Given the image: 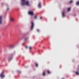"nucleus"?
<instances>
[{"label": "nucleus", "instance_id": "f257e3e1", "mask_svg": "<svg viewBox=\"0 0 79 79\" xmlns=\"http://www.w3.org/2000/svg\"><path fill=\"white\" fill-rule=\"evenodd\" d=\"M21 5H27V6H29V5H30V3H29V1H28L22 0Z\"/></svg>", "mask_w": 79, "mask_h": 79}, {"label": "nucleus", "instance_id": "f03ea898", "mask_svg": "<svg viewBox=\"0 0 79 79\" xmlns=\"http://www.w3.org/2000/svg\"><path fill=\"white\" fill-rule=\"evenodd\" d=\"M28 15H31V16H34V13L32 11H30L28 12Z\"/></svg>", "mask_w": 79, "mask_h": 79}, {"label": "nucleus", "instance_id": "7ed1b4c3", "mask_svg": "<svg viewBox=\"0 0 79 79\" xmlns=\"http://www.w3.org/2000/svg\"><path fill=\"white\" fill-rule=\"evenodd\" d=\"M4 72H2L0 75V77H1V78H4L5 77V75H4Z\"/></svg>", "mask_w": 79, "mask_h": 79}, {"label": "nucleus", "instance_id": "20e7f679", "mask_svg": "<svg viewBox=\"0 0 79 79\" xmlns=\"http://www.w3.org/2000/svg\"><path fill=\"white\" fill-rule=\"evenodd\" d=\"M3 21V16L2 15H0V25L1 24Z\"/></svg>", "mask_w": 79, "mask_h": 79}, {"label": "nucleus", "instance_id": "39448f33", "mask_svg": "<svg viewBox=\"0 0 79 79\" xmlns=\"http://www.w3.org/2000/svg\"><path fill=\"white\" fill-rule=\"evenodd\" d=\"M31 29L32 30L33 29V28H34V24L33 22H31Z\"/></svg>", "mask_w": 79, "mask_h": 79}, {"label": "nucleus", "instance_id": "423d86ee", "mask_svg": "<svg viewBox=\"0 0 79 79\" xmlns=\"http://www.w3.org/2000/svg\"><path fill=\"white\" fill-rule=\"evenodd\" d=\"M63 17H65V16L66 15V14L65 13V11H63L62 12V14Z\"/></svg>", "mask_w": 79, "mask_h": 79}, {"label": "nucleus", "instance_id": "0eeeda50", "mask_svg": "<svg viewBox=\"0 0 79 79\" xmlns=\"http://www.w3.org/2000/svg\"><path fill=\"white\" fill-rule=\"evenodd\" d=\"M10 21H12V22H13L15 20L14 19V18L13 17H10Z\"/></svg>", "mask_w": 79, "mask_h": 79}, {"label": "nucleus", "instance_id": "6e6552de", "mask_svg": "<svg viewBox=\"0 0 79 79\" xmlns=\"http://www.w3.org/2000/svg\"><path fill=\"white\" fill-rule=\"evenodd\" d=\"M9 10H10V7H9V6L7 7L6 8V11H8Z\"/></svg>", "mask_w": 79, "mask_h": 79}, {"label": "nucleus", "instance_id": "1a4fd4ad", "mask_svg": "<svg viewBox=\"0 0 79 79\" xmlns=\"http://www.w3.org/2000/svg\"><path fill=\"white\" fill-rule=\"evenodd\" d=\"M71 11V8L69 7L67 8V11L69 12Z\"/></svg>", "mask_w": 79, "mask_h": 79}, {"label": "nucleus", "instance_id": "9d476101", "mask_svg": "<svg viewBox=\"0 0 79 79\" xmlns=\"http://www.w3.org/2000/svg\"><path fill=\"white\" fill-rule=\"evenodd\" d=\"M38 7L39 8H41V3H40L38 5Z\"/></svg>", "mask_w": 79, "mask_h": 79}, {"label": "nucleus", "instance_id": "9b49d317", "mask_svg": "<svg viewBox=\"0 0 79 79\" xmlns=\"http://www.w3.org/2000/svg\"><path fill=\"white\" fill-rule=\"evenodd\" d=\"M76 4L78 6H79V1H77V2H76Z\"/></svg>", "mask_w": 79, "mask_h": 79}, {"label": "nucleus", "instance_id": "f8f14e48", "mask_svg": "<svg viewBox=\"0 0 79 79\" xmlns=\"http://www.w3.org/2000/svg\"><path fill=\"white\" fill-rule=\"evenodd\" d=\"M35 66L36 67H38V66H39V64H38L36 63L35 64Z\"/></svg>", "mask_w": 79, "mask_h": 79}, {"label": "nucleus", "instance_id": "ddd939ff", "mask_svg": "<svg viewBox=\"0 0 79 79\" xmlns=\"http://www.w3.org/2000/svg\"><path fill=\"white\" fill-rule=\"evenodd\" d=\"M76 74H77V75H78V74H79V73L78 72H77L76 73Z\"/></svg>", "mask_w": 79, "mask_h": 79}, {"label": "nucleus", "instance_id": "4468645a", "mask_svg": "<svg viewBox=\"0 0 79 79\" xmlns=\"http://www.w3.org/2000/svg\"><path fill=\"white\" fill-rule=\"evenodd\" d=\"M37 16H35L34 19H37Z\"/></svg>", "mask_w": 79, "mask_h": 79}, {"label": "nucleus", "instance_id": "2eb2a0df", "mask_svg": "<svg viewBox=\"0 0 79 79\" xmlns=\"http://www.w3.org/2000/svg\"><path fill=\"white\" fill-rule=\"evenodd\" d=\"M45 73L44 72L43 73V75L45 76Z\"/></svg>", "mask_w": 79, "mask_h": 79}, {"label": "nucleus", "instance_id": "dca6fc26", "mask_svg": "<svg viewBox=\"0 0 79 79\" xmlns=\"http://www.w3.org/2000/svg\"><path fill=\"white\" fill-rule=\"evenodd\" d=\"M73 1H70V3H73Z\"/></svg>", "mask_w": 79, "mask_h": 79}, {"label": "nucleus", "instance_id": "f3484780", "mask_svg": "<svg viewBox=\"0 0 79 79\" xmlns=\"http://www.w3.org/2000/svg\"><path fill=\"white\" fill-rule=\"evenodd\" d=\"M47 73H48V74H50V72L48 70L47 71Z\"/></svg>", "mask_w": 79, "mask_h": 79}, {"label": "nucleus", "instance_id": "a211bd4d", "mask_svg": "<svg viewBox=\"0 0 79 79\" xmlns=\"http://www.w3.org/2000/svg\"><path fill=\"white\" fill-rule=\"evenodd\" d=\"M29 50H32V47H30L29 48Z\"/></svg>", "mask_w": 79, "mask_h": 79}, {"label": "nucleus", "instance_id": "6ab92c4d", "mask_svg": "<svg viewBox=\"0 0 79 79\" xmlns=\"http://www.w3.org/2000/svg\"><path fill=\"white\" fill-rule=\"evenodd\" d=\"M11 60H12V58H10L9 59V61H10Z\"/></svg>", "mask_w": 79, "mask_h": 79}, {"label": "nucleus", "instance_id": "aec40b11", "mask_svg": "<svg viewBox=\"0 0 79 79\" xmlns=\"http://www.w3.org/2000/svg\"><path fill=\"white\" fill-rule=\"evenodd\" d=\"M13 47V45H11L10 46V48H12V47Z\"/></svg>", "mask_w": 79, "mask_h": 79}, {"label": "nucleus", "instance_id": "412c9836", "mask_svg": "<svg viewBox=\"0 0 79 79\" xmlns=\"http://www.w3.org/2000/svg\"><path fill=\"white\" fill-rule=\"evenodd\" d=\"M37 31H38V32H39V31H40V30H39V29H37Z\"/></svg>", "mask_w": 79, "mask_h": 79}, {"label": "nucleus", "instance_id": "4be33fe9", "mask_svg": "<svg viewBox=\"0 0 79 79\" xmlns=\"http://www.w3.org/2000/svg\"><path fill=\"white\" fill-rule=\"evenodd\" d=\"M27 47H28L27 46H26V48H27Z\"/></svg>", "mask_w": 79, "mask_h": 79}, {"label": "nucleus", "instance_id": "5701e85b", "mask_svg": "<svg viewBox=\"0 0 79 79\" xmlns=\"http://www.w3.org/2000/svg\"><path fill=\"white\" fill-rule=\"evenodd\" d=\"M40 18H42V17H40Z\"/></svg>", "mask_w": 79, "mask_h": 79}]
</instances>
